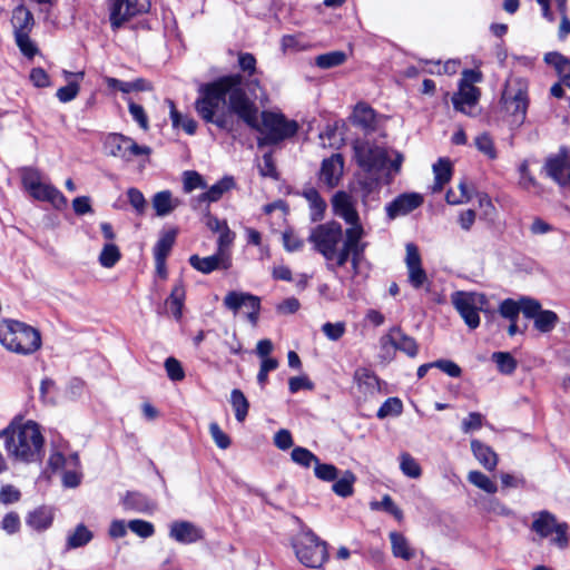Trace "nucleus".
<instances>
[{
    "mask_svg": "<svg viewBox=\"0 0 570 570\" xmlns=\"http://www.w3.org/2000/svg\"><path fill=\"white\" fill-rule=\"evenodd\" d=\"M195 109L206 122L232 131L235 125L234 115L244 122H253L254 101L243 88V77L228 75L199 88Z\"/></svg>",
    "mask_w": 570,
    "mask_h": 570,
    "instance_id": "obj_1",
    "label": "nucleus"
},
{
    "mask_svg": "<svg viewBox=\"0 0 570 570\" xmlns=\"http://www.w3.org/2000/svg\"><path fill=\"white\" fill-rule=\"evenodd\" d=\"M308 242L315 252L326 261L331 271L343 267L350 261L354 275L361 269L367 244L361 238V230L343 227L337 222L317 225L311 230Z\"/></svg>",
    "mask_w": 570,
    "mask_h": 570,
    "instance_id": "obj_2",
    "label": "nucleus"
},
{
    "mask_svg": "<svg viewBox=\"0 0 570 570\" xmlns=\"http://www.w3.org/2000/svg\"><path fill=\"white\" fill-rule=\"evenodd\" d=\"M0 438H4L6 450L14 461L33 463L43 456L45 438L35 421L13 422L0 432Z\"/></svg>",
    "mask_w": 570,
    "mask_h": 570,
    "instance_id": "obj_3",
    "label": "nucleus"
},
{
    "mask_svg": "<svg viewBox=\"0 0 570 570\" xmlns=\"http://www.w3.org/2000/svg\"><path fill=\"white\" fill-rule=\"evenodd\" d=\"M257 107L254 104L253 122H245L258 131L262 137L258 145H275L285 139L292 138L298 131V124L287 119L282 112L264 110L261 114V121L257 118Z\"/></svg>",
    "mask_w": 570,
    "mask_h": 570,
    "instance_id": "obj_4",
    "label": "nucleus"
},
{
    "mask_svg": "<svg viewBox=\"0 0 570 570\" xmlns=\"http://www.w3.org/2000/svg\"><path fill=\"white\" fill-rule=\"evenodd\" d=\"M0 343L10 352L28 355L41 346V335L35 327L14 320L0 323Z\"/></svg>",
    "mask_w": 570,
    "mask_h": 570,
    "instance_id": "obj_5",
    "label": "nucleus"
},
{
    "mask_svg": "<svg viewBox=\"0 0 570 570\" xmlns=\"http://www.w3.org/2000/svg\"><path fill=\"white\" fill-rule=\"evenodd\" d=\"M503 110L511 117L513 125H521L528 109V83L519 77H510L501 96Z\"/></svg>",
    "mask_w": 570,
    "mask_h": 570,
    "instance_id": "obj_6",
    "label": "nucleus"
},
{
    "mask_svg": "<svg viewBox=\"0 0 570 570\" xmlns=\"http://www.w3.org/2000/svg\"><path fill=\"white\" fill-rule=\"evenodd\" d=\"M541 540L550 539V543L564 550L569 546V525L558 521L557 517L548 510H541L532 514L530 527Z\"/></svg>",
    "mask_w": 570,
    "mask_h": 570,
    "instance_id": "obj_7",
    "label": "nucleus"
},
{
    "mask_svg": "<svg viewBox=\"0 0 570 570\" xmlns=\"http://www.w3.org/2000/svg\"><path fill=\"white\" fill-rule=\"evenodd\" d=\"M293 548L299 562L306 567L318 569L327 561L326 543L311 531L297 534Z\"/></svg>",
    "mask_w": 570,
    "mask_h": 570,
    "instance_id": "obj_8",
    "label": "nucleus"
},
{
    "mask_svg": "<svg viewBox=\"0 0 570 570\" xmlns=\"http://www.w3.org/2000/svg\"><path fill=\"white\" fill-rule=\"evenodd\" d=\"M21 179L24 189L35 199L49 202L57 209H62L67 206V198L53 185L45 183L39 170L24 168Z\"/></svg>",
    "mask_w": 570,
    "mask_h": 570,
    "instance_id": "obj_9",
    "label": "nucleus"
},
{
    "mask_svg": "<svg viewBox=\"0 0 570 570\" xmlns=\"http://www.w3.org/2000/svg\"><path fill=\"white\" fill-rule=\"evenodd\" d=\"M353 149L354 158L358 167L366 174L375 176V181L379 183L377 175L386 167L387 164V150L365 140H356L353 145Z\"/></svg>",
    "mask_w": 570,
    "mask_h": 570,
    "instance_id": "obj_10",
    "label": "nucleus"
},
{
    "mask_svg": "<svg viewBox=\"0 0 570 570\" xmlns=\"http://www.w3.org/2000/svg\"><path fill=\"white\" fill-rule=\"evenodd\" d=\"M482 80V73L473 69H466L462 72L459 83V91L453 95L452 102L456 110L463 114H471L480 98V89L474 83Z\"/></svg>",
    "mask_w": 570,
    "mask_h": 570,
    "instance_id": "obj_11",
    "label": "nucleus"
},
{
    "mask_svg": "<svg viewBox=\"0 0 570 570\" xmlns=\"http://www.w3.org/2000/svg\"><path fill=\"white\" fill-rule=\"evenodd\" d=\"M452 303L471 330L479 326V311L487 304V298L483 294L456 292L452 295Z\"/></svg>",
    "mask_w": 570,
    "mask_h": 570,
    "instance_id": "obj_12",
    "label": "nucleus"
},
{
    "mask_svg": "<svg viewBox=\"0 0 570 570\" xmlns=\"http://www.w3.org/2000/svg\"><path fill=\"white\" fill-rule=\"evenodd\" d=\"M104 149L107 155L121 158L126 161H130L137 156L150 154L149 147L139 146L131 138L121 134L108 135L104 141Z\"/></svg>",
    "mask_w": 570,
    "mask_h": 570,
    "instance_id": "obj_13",
    "label": "nucleus"
},
{
    "mask_svg": "<svg viewBox=\"0 0 570 570\" xmlns=\"http://www.w3.org/2000/svg\"><path fill=\"white\" fill-rule=\"evenodd\" d=\"M151 0H109V18L114 28H119L130 18L150 10Z\"/></svg>",
    "mask_w": 570,
    "mask_h": 570,
    "instance_id": "obj_14",
    "label": "nucleus"
},
{
    "mask_svg": "<svg viewBox=\"0 0 570 570\" xmlns=\"http://www.w3.org/2000/svg\"><path fill=\"white\" fill-rule=\"evenodd\" d=\"M331 203L334 215L342 218L348 225L347 228L360 229L361 238L363 239L365 232L356 209V200L353 196L340 190L334 194Z\"/></svg>",
    "mask_w": 570,
    "mask_h": 570,
    "instance_id": "obj_15",
    "label": "nucleus"
},
{
    "mask_svg": "<svg viewBox=\"0 0 570 570\" xmlns=\"http://www.w3.org/2000/svg\"><path fill=\"white\" fill-rule=\"evenodd\" d=\"M223 304L234 314L244 308L246 311L247 320L253 326H256L261 309V299L258 296L250 293L232 291L226 294Z\"/></svg>",
    "mask_w": 570,
    "mask_h": 570,
    "instance_id": "obj_16",
    "label": "nucleus"
},
{
    "mask_svg": "<svg viewBox=\"0 0 570 570\" xmlns=\"http://www.w3.org/2000/svg\"><path fill=\"white\" fill-rule=\"evenodd\" d=\"M522 313L525 317L534 320V327L541 333L551 332L559 322L554 312L541 309L540 303L532 298L522 299Z\"/></svg>",
    "mask_w": 570,
    "mask_h": 570,
    "instance_id": "obj_17",
    "label": "nucleus"
},
{
    "mask_svg": "<svg viewBox=\"0 0 570 570\" xmlns=\"http://www.w3.org/2000/svg\"><path fill=\"white\" fill-rule=\"evenodd\" d=\"M405 264L409 272V282L415 288H420L428 281L425 271L422 267V261L417 247L406 244Z\"/></svg>",
    "mask_w": 570,
    "mask_h": 570,
    "instance_id": "obj_18",
    "label": "nucleus"
},
{
    "mask_svg": "<svg viewBox=\"0 0 570 570\" xmlns=\"http://www.w3.org/2000/svg\"><path fill=\"white\" fill-rule=\"evenodd\" d=\"M344 159L341 154H334L323 160L320 170V180L328 188L336 187L343 176Z\"/></svg>",
    "mask_w": 570,
    "mask_h": 570,
    "instance_id": "obj_19",
    "label": "nucleus"
},
{
    "mask_svg": "<svg viewBox=\"0 0 570 570\" xmlns=\"http://www.w3.org/2000/svg\"><path fill=\"white\" fill-rule=\"evenodd\" d=\"M422 203L423 197L420 194H402L386 206V213L391 219H394L413 212L420 207Z\"/></svg>",
    "mask_w": 570,
    "mask_h": 570,
    "instance_id": "obj_20",
    "label": "nucleus"
},
{
    "mask_svg": "<svg viewBox=\"0 0 570 570\" xmlns=\"http://www.w3.org/2000/svg\"><path fill=\"white\" fill-rule=\"evenodd\" d=\"M169 535L179 543L189 544L204 538L203 530L188 521H175L170 525Z\"/></svg>",
    "mask_w": 570,
    "mask_h": 570,
    "instance_id": "obj_21",
    "label": "nucleus"
},
{
    "mask_svg": "<svg viewBox=\"0 0 570 570\" xmlns=\"http://www.w3.org/2000/svg\"><path fill=\"white\" fill-rule=\"evenodd\" d=\"M189 264L197 271L209 274L215 269H227L230 266V256H223V254H214L207 257H199L193 255L189 257Z\"/></svg>",
    "mask_w": 570,
    "mask_h": 570,
    "instance_id": "obj_22",
    "label": "nucleus"
},
{
    "mask_svg": "<svg viewBox=\"0 0 570 570\" xmlns=\"http://www.w3.org/2000/svg\"><path fill=\"white\" fill-rule=\"evenodd\" d=\"M544 169L547 175L558 184H566L569 180V175L566 171L568 169V156L567 153L561 150L558 155L547 159Z\"/></svg>",
    "mask_w": 570,
    "mask_h": 570,
    "instance_id": "obj_23",
    "label": "nucleus"
},
{
    "mask_svg": "<svg viewBox=\"0 0 570 570\" xmlns=\"http://www.w3.org/2000/svg\"><path fill=\"white\" fill-rule=\"evenodd\" d=\"M52 522L53 511L45 505L36 508L26 517L27 525L39 532L49 529Z\"/></svg>",
    "mask_w": 570,
    "mask_h": 570,
    "instance_id": "obj_24",
    "label": "nucleus"
},
{
    "mask_svg": "<svg viewBox=\"0 0 570 570\" xmlns=\"http://www.w3.org/2000/svg\"><path fill=\"white\" fill-rule=\"evenodd\" d=\"M471 450L478 462L488 471H493L499 462L498 454L479 440L471 441Z\"/></svg>",
    "mask_w": 570,
    "mask_h": 570,
    "instance_id": "obj_25",
    "label": "nucleus"
},
{
    "mask_svg": "<svg viewBox=\"0 0 570 570\" xmlns=\"http://www.w3.org/2000/svg\"><path fill=\"white\" fill-rule=\"evenodd\" d=\"M94 539V532L83 523H79L67 534L66 548L68 550L87 546Z\"/></svg>",
    "mask_w": 570,
    "mask_h": 570,
    "instance_id": "obj_26",
    "label": "nucleus"
},
{
    "mask_svg": "<svg viewBox=\"0 0 570 570\" xmlns=\"http://www.w3.org/2000/svg\"><path fill=\"white\" fill-rule=\"evenodd\" d=\"M235 187V180L230 176H226L222 178L219 181L214 184L207 191L203 193L198 196L197 202L203 203H213L217 202L222 198V196L228 190Z\"/></svg>",
    "mask_w": 570,
    "mask_h": 570,
    "instance_id": "obj_27",
    "label": "nucleus"
},
{
    "mask_svg": "<svg viewBox=\"0 0 570 570\" xmlns=\"http://www.w3.org/2000/svg\"><path fill=\"white\" fill-rule=\"evenodd\" d=\"M11 22L14 35L30 32L35 24L32 13L22 4L13 9Z\"/></svg>",
    "mask_w": 570,
    "mask_h": 570,
    "instance_id": "obj_28",
    "label": "nucleus"
},
{
    "mask_svg": "<svg viewBox=\"0 0 570 570\" xmlns=\"http://www.w3.org/2000/svg\"><path fill=\"white\" fill-rule=\"evenodd\" d=\"M178 205L179 200L173 198L171 193L168 190L159 191L153 197V207L156 215L160 217L169 215Z\"/></svg>",
    "mask_w": 570,
    "mask_h": 570,
    "instance_id": "obj_29",
    "label": "nucleus"
},
{
    "mask_svg": "<svg viewBox=\"0 0 570 570\" xmlns=\"http://www.w3.org/2000/svg\"><path fill=\"white\" fill-rule=\"evenodd\" d=\"M386 341L392 344L395 350L402 351L410 357H414L417 354L419 347L415 340L399 330L394 331L390 337H386Z\"/></svg>",
    "mask_w": 570,
    "mask_h": 570,
    "instance_id": "obj_30",
    "label": "nucleus"
},
{
    "mask_svg": "<svg viewBox=\"0 0 570 570\" xmlns=\"http://www.w3.org/2000/svg\"><path fill=\"white\" fill-rule=\"evenodd\" d=\"M544 61L556 68L561 81L570 88V60L558 52H549Z\"/></svg>",
    "mask_w": 570,
    "mask_h": 570,
    "instance_id": "obj_31",
    "label": "nucleus"
},
{
    "mask_svg": "<svg viewBox=\"0 0 570 570\" xmlns=\"http://www.w3.org/2000/svg\"><path fill=\"white\" fill-rule=\"evenodd\" d=\"M303 196L309 204L312 210L311 217L313 222L320 220L324 216L326 203L314 187H307L303 190Z\"/></svg>",
    "mask_w": 570,
    "mask_h": 570,
    "instance_id": "obj_32",
    "label": "nucleus"
},
{
    "mask_svg": "<svg viewBox=\"0 0 570 570\" xmlns=\"http://www.w3.org/2000/svg\"><path fill=\"white\" fill-rule=\"evenodd\" d=\"M434 186L433 191L442 190L443 186L450 181L452 176V166L449 159L440 158L433 165Z\"/></svg>",
    "mask_w": 570,
    "mask_h": 570,
    "instance_id": "obj_33",
    "label": "nucleus"
},
{
    "mask_svg": "<svg viewBox=\"0 0 570 570\" xmlns=\"http://www.w3.org/2000/svg\"><path fill=\"white\" fill-rule=\"evenodd\" d=\"M392 552L395 557L410 560L414 557L413 550L409 547L405 537L399 532L390 533Z\"/></svg>",
    "mask_w": 570,
    "mask_h": 570,
    "instance_id": "obj_34",
    "label": "nucleus"
},
{
    "mask_svg": "<svg viewBox=\"0 0 570 570\" xmlns=\"http://www.w3.org/2000/svg\"><path fill=\"white\" fill-rule=\"evenodd\" d=\"M468 481L473 484L475 488L489 493L494 494L498 491L497 483L491 480L488 475L482 473L481 471H470L468 473Z\"/></svg>",
    "mask_w": 570,
    "mask_h": 570,
    "instance_id": "obj_35",
    "label": "nucleus"
},
{
    "mask_svg": "<svg viewBox=\"0 0 570 570\" xmlns=\"http://www.w3.org/2000/svg\"><path fill=\"white\" fill-rule=\"evenodd\" d=\"M230 403L238 422H244L249 409V403L240 390H233L230 393Z\"/></svg>",
    "mask_w": 570,
    "mask_h": 570,
    "instance_id": "obj_36",
    "label": "nucleus"
},
{
    "mask_svg": "<svg viewBox=\"0 0 570 570\" xmlns=\"http://www.w3.org/2000/svg\"><path fill=\"white\" fill-rule=\"evenodd\" d=\"M185 299V288L181 282L177 283L167 298L166 303L169 305V308L175 316V318L179 320L181 317V309Z\"/></svg>",
    "mask_w": 570,
    "mask_h": 570,
    "instance_id": "obj_37",
    "label": "nucleus"
},
{
    "mask_svg": "<svg viewBox=\"0 0 570 570\" xmlns=\"http://www.w3.org/2000/svg\"><path fill=\"white\" fill-rule=\"evenodd\" d=\"M176 238V230H167L163 233L154 247L155 258H167Z\"/></svg>",
    "mask_w": 570,
    "mask_h": 570,
    "instance_id": "obj_38",
    "label": "nucleus"
},
{
    "mask_svg": "<svg viewBox=\"0 0 570 570\" xmlns=\"http://www.w3.org/2000/svg\"><path fill=\"white\" fill-rule=\"evenodd\" d=\"M353 120L363 128H372L375 122L374 110L365 104H358L354 109Z\"/></svg>",
    "mask_w": 570,
    "mask_h": 570,
    "instance_id": "obj_39",
    "label": "nucleus"
},
{
    "mask_svg": "<svg viewBox=\"0 0 570 570\" xmlns=\"http://www.w3.org/2000/svg\"><path fill=\"white\" fill-rule=\"evenodd\" d=\"M400 469L404 475L411 479H419L422 475L419 462L407 452L400 454Z\"/></svg>",
    "mask_w": 570,
    "mask_h": 570,
    "instance_id": "obj_40",
    "label": "nucleus"
},
{
    "mask_svg": "<svg viewBox=\"0 0 570 570\" xmlns=\"http://www.w3.org/2000/svg\"><path fill=\"white\" fill-rule=\"evenodd\" d=\"M344 51H331L315 58V65L322 69H330L343 65L346 61Z\"/></svg>",
    "mask_w": 570,
    "mask_h": 570,
    "instance_id": "obj_41",
    "label": "nucleus"
},
{
    "mask_svg": "<svg viewBox=\"0 0 570 570\" xmlns=\"http://www.w3.org/2000/svg\"><path fill=\"white\" fill-rule=\"evenodd\" d=\"M121 257V253L117 245L107 243L99 254V263L105 268L114 267Z\"/></svg>",
    "mask_w": 570,
    "mask_h": 570,
    "instance_id": "obj_42",
    "label": "nucleus"
},
{
    "mask_svg": "<svg viewBox=\"0 0 570 570\" xmlns=\"http://www.w3.org/2000/svg\"><path fill=\"white\" fill-rule=\"evenodd\" d=\"M356 481V476L354 475L353 472L351 471H346L342 478H340L332 487L333 491L342 497V498H347V497H351L353 494V484L355 483Z\"/></svg>",
    "mask_w": 570,
    "mask_h": 570,
    "instance_id": "obj_43",
    "label": "nucleus"
},
{
    "mask_svg": "<svg viewBox=\"0 0 570 570\" xmlns=\"http://www.w3.org/2000/svg\"><path fill=\"white\" fill-rule=\"evenodd\" d=\"M492 361L497 364L498 370L507 375L512 374L518 365L515 358L508 352H494Z\"/></svg>",
    "mask_w": 570,
    "mask_h": 570,
    "instance_id": "obj_44",
    "label": "nucleus"
},
{
    "mask_svg": "<svg viewBox=\"0 0 570 570\" xmlns=\"http://www.w3.org/2000/svg\"><path fill=\"white\" fill-rule=\"evenodd\" d=\"M292 460L304 468H309L311 465H315L317 463L318 458L312 453L308 449L296 446L293 449L291 453Z\"/></svg>",
    "mask_w": 570,
    "mask_h": 570,
    "instance_id": "obj_45",
    "label": "nucleus"
},
{
    "mask_svg": "<svg viewBox=\"0 0 570 570\" xmlns=\"http://www.w3.org/2000/svg\"><path fill=\"white\" fill-rule=\"evenodd\" d=\"M471 198L468 186L464 181H461L456 189H449L445 199L450 205H459L468 203Z\"/></svg>",
    "mask_w": 570,
    "mask_h": 570,
    "instance_id": "obj_46",
    "label": "nucleus"
},
{
    "mask_svg": "<svg viewBox=\"0 0 570 570\" xmlns=\"http://www.w3.org/2000/svg\"><path fill=\"white\" fill-rule=\"evenodd\" d=\"M354 382L358 385L360 390L373 389L376 384V377L372 371L365 367H358L354 372Z\"/></svg>",
    "mask_w": 570,
    "mask_h": 570,
    "instance_id": "obj_47",
    "label": "nucleus"
},
{
    "mask_svg": "<svg viewBox=\"0 0 570 570\" xmlns=\"http://www.w3.org/2000/svg\"><path fill=\"white\" fill-rule=\"evenodd\" d=\"M404 161V156L399 151L392 153V158L389 156L387 163L389 166L384 169H386L384 174V183L390 184L395 175H397L401 171L402 164Z\"/></svg>",
    "mask_w": 570,
    "mask_h": 570,
    "instance_id": "obj_48",
    "label": "nucleus"
},
{
    "mask_svg": "<svg viewBox=\"0 0 570 570\" xmlns=\"http://www.w3.org/2000/svg\"><path fill=\"white\" fill-rule=\"evenodd\" d=\"M474 144L478 150L484 154L489 159H495L498 157L493 139L487 132L476 136Z\"/></svg>",
    "mask_w": 570,
    "mask_h": 570,
    "instance_id": "obj_49",
    "label": "nucleus"
},
{
    "mask_svg": "<svg viewBox=\"0 0 570 570\" xmlns=\"http://www.w3.org/2000/svg\"><path fill=\"white\" fill-rule=\"evenodd\" d=\"M314 473L317 479L326 482L336 480L338 475V471L333 464L321 463L320 460L314 465Z\"/></svg>",
    "mask_w": 570,
    "mask_h": 570,
    "instance_id": "obj_50",
    "label": "nucleus"
},
{
    "mask_svg": "<svg viewBox=\"0 0 570 570\" xmlns=\"http://www.w3.org/2000/svg\"><path fill=\"white\" fill-rule=\"evenodd\" d=\"M373 510L383 509L391 513L399 521L403 519L402 510L393 502L390 495H384L380 502H373L371 504Z\"/></svg>",
    "mask_w": 570,
    "mask_h": 570,
    "instance_id": "obj_51",
    "label": "nucleus"
},
{
    "mask_svg": "<svg viewBox=\"0 0 570 570\" xmlns=\"http://www.w3.org/2000/svg\"><path fill=\"white\" fill-rule=\"evenodd\" d=\"M567 1L568 0H537L539 6L541 7L543 18L547 19L549 22L554 21L551 4L556 3L558 11L563 12L564 10L568 9Z\"/></svg>",
    "mask_w": 570,
    "mask_h": 570,
    "instance_id": "obj_52",
    "label": "nucleus"
},
{
    "mask_svg": "<svg viewBox=\"0 0 570 570\" xmlns=\"http://www.w3.org/2000/svg\"><path fill=\"white\" fill-rule=\"evenodd\" d=\"M283 245L287 252H298L304 247V239L293 229L283 233Z\"/></svg>",
    "mask_w": 570,
    "mask_h": 570,
    "instance_id": "obj_53",
    "label": "nucleus"
},
{
    "mask_svg": "<svg viewBox=\"0 0 570 570\" xmlns=\"http://www.w3.org/2000/svg\"><path fill=\"white\" fill-rule=\"evenodd\" d=\"M14 38L17 46L26 57L32 58L37 53L38 49L30 39L29 32L17 33L14 35Z\"/></svg>",
    "mask_w": 570,
    "mask_h": 570,
    "instance_id": "obj_54",
    "label": "nucleus"
},
{
    "mask_svg": "<svg viewBox=\"0 0 570 570\" xmlns=\"http://www.w3.org/2000/svg\"><path fill=\"white\" fill-rule=\"evenodd\" d=\"M403 409L402 402L397 397L387 399L377 411V417L384 419L389 415H399Z\"/></svg>",
    "mask_w": 570,
    "mask_h": 570,
    "instance_id": "obj_55",
    "label": "nucleus"
},
{
    "mask_svg": "<svg viewBox=\"0 0 570 570\" xmlns=\"http://www.w3.org/2000/svg\"><path fill=\"white\" fill-rule=\"evenodd\" d=\"M500 314L510 321H517L519 313L522 312V299L518 304L513 299H504L500 305Z\"/></svg>",
    "mask_w": 570,
    "mask_h": 570,
    "instance_id": "obj_56",
    "label": "nucleus"
},
{
    "mask_svg": "<svg viewBox=\"0 0 570 570\" xmlns=\"http://www.w3.org/2000/svg\"><path fill=\"white\" fill-rule=\"evenodd\" d=\"M127 197L136 213L138 215H144L147 209V202L142 193L139 189L132 187L127 190Z\"/></svg>",
    "mask_w": 570,
    "mask_h": 570,
    "instance_id": "obj_57",
    "label": "nucleus"
},
{
    "mask_svg": "<svg viewBox=\"0 0 570 570\" xmlns=\"http://www.w3.org/2000/svg\"><path fill=\"white\" fill-rule=\"evenodd\" d=\"M345 331L346 326L344 322H327L322 325V332L331 341H338L345 334Z\"/></svg>",
    "mask_w": 570,
    "mask_h": 570,
    "instance_id": "obj_58",
    "label": "nucleus"
},
{
    "mask_svg": "<svg viewBox=\"0 0 570 570\" xmlns=\"http://www.w3.org/2000/svg\"><path fill=\"white\" fill-rule=\"evenodd\" d=\"M128 528L140 538H149L155 533L153 523L145 520H131L128 523Z\"/></svg>",
    "mask_w": 570,
    "mask_h": 570,
    "instance_id": "obj_59",
    "label": "nucleus"
},
{
    "mask_svg": "<svg viewBox=\"0 0 570 570\" xmlns=\"http://www.w3.org/2000/svg\"><path fill=\"white\" fill-rule=\"evenodd\" d=\"M218 233H219V237L217 240V244H218L217 253L223 254V256H229L228 248L230 247V245L233 244V242L235 239V234L229 229V227L227 225H224V228Z\"/></svg>",
    "mask_w": 570,
    "mask_h": 570,
    "instance_id": "obj_60",
    "label": "nucleus"
},
{
    "mask_svg": "<svg viewBox=\"0 0 570 570\" xmlns=\"http://www.w3.org/2000/svg\"><path fill=\"white\" fill-rule=\"evenodd\" d=\"M165 368H166L168 377L171 381H181V380H184L185 372H184V368L181 366V363L177 358L171 357V356L168 357L165 361Z\"/></svg>",
    "mask_w": 570,
    "mask_h": 570,
    "instance_id": "obj_61",
    "label": "nucleus"
},
{
    "mask_svg": "<svg viewBox=\"0 0 570 570\" xmlns=\"http://www.w3.org/2000/svg\"><path fill=\"white\" fill-rule=\"evenodd\" d=\"M206 184L203 177L197 171H185L184 174V190L190 193L196 188H205Z\"/></svg>",
    "mask_w": 570,
    "mask_h": 570,
    "instance_id": "obj_62",
    "label": "nucleus"
},
{
    "mask_svg": "<svg viewBox=\"0 0 570 570\" xmlns=\"http://www.w3.org/2000/svg\"><path fill=\"white\" fill-rule=\"evenodd\" d=\"M483 425V415L479 412H471L465 419L462 421V431L464 433H471L478 431Z\"/></svg>",
    "mask_w": 570,
    "mask_h": 570,
    "instance_id": "obj_63",
    "label": "nucleus"
},
{
    "mask_svg": "<svg viewBox=\"0 0 570 570\" xmlns=\"http://www.w3.org/2000/svg\"><path fill=\"white\" fill-rule=\"evenodd\" d=\"M209 433L219 449H227L230 445V438L215 422L209 424Z\"/></svg>",
    "mask_w": 570,
    "mask_h": 570,
    "instance_id": "obj_64",
    "label": "nucleus"
}]
</instances>
